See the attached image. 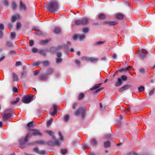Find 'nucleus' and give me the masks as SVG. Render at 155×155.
<instances>
[{
    "mask_svg": "<svg viewBox=\"0 0 155 155\" xmlns=\"http://www.w3.org/2000/svg\"><path fill=\"white\" fill-rule=\"evenodd\" d=\"M46 8L50 12H54L58 8V5L56 1H52L46 6Z\"/></svg>",
    "mask_w": 155,
    "mask_h": 155,
    "instance_id": "1",
    "label": "nucleus"
},
{
    "mask_svg": "<svg viewBox=\"0 0 155 155\" xmlns=\"http://www.w3.org/2000/svg\"><path fill=\"white\" fill-rule=\"evenodd\" d=\"M33 95H26L25 96L22 98V101L25 104H28L31 102V101L33 99Z\"/></svg>",
    "mask_w": 155,
    "mask_h": 155,
    "instance_id": "2",
    "label": "nucleus"
},
{
    "mask_svg": "<svg viewBox=\"0 0 155 155\" xmlns=\"http://www.w3.org/2000/svg\"><path fill=\"white\" fill-rule=\"evenodd\" d=\"M31 136V134H28L25 137L24 139H21L20 140L19 142L21 147H23L24 145L26 144V142L28 141V138H30Z\"/></svg>",
    "mask_w": 155,
    "mask_h": 155,
    "instance_id": "3",
    "label": "nucleus"
},
{
    "mask_svg": "<svg viewBox=\"0 0 155 155\" xmlns=\"http://www.w3.org/2000/svg\"><path fill=\"white\" fill-rule=\"evenodd\" d=\"M80 113L81 114L82 117H84L85 114V111L84 110L81 108H80L77 110L75 113L74 114L76 115H77Z\"/></svg>",
    "mask_w": 155,
    "mask_h": 155,
    "instance_id": "4",
    "label": "nucleus"
},
{
    "mask_svg": "<svg viewBox=\"0 0 155 155\" xmlns=\"http://www.w3.org/2000/svg\"><path fill=\"white\" fill-rule=\"evenodd\" d=\"M31 131L33 135L35 136H42L41 133L38 130L35 129H31Z\"/></svg>",
    "mask_w": 155,
    "mask_h": 155,
    "instance_id": "5",
    "label": "nucleus"
},
{
    "mask_svg": "<svg viewBox=\"0 0 155 155\" xmlns=\"http://www.w3.org/2000/svg\"><path fill=\"white\" fill-rule=\"evenodd\" d=\"M85 38V35H75L73 37V39L74 40H76L77 39H79L80 40H82Z\"/></svg>",
    "mask_w": 155,
    "mask_h": 155,
    "instance_id": "6",
    "label": "nucleus"
},
{
    "mask_svg": "<svg viewBox=\"0 0 155 155\" xmlns=\"http://www.w3.org/2000/svg\"><path fill=\"white\" fill-rule=\"evenodd\" d=\"M2 116L4 121H6L11 118V114L10 113H5Z\"/></svg>",
    "mask_w": 155,
    "mask_h": 155,
    "instance_id": "7",
    "label": "nucleus"
},
{
    "mask_svg": "<svg viewBox=\"0 0 155 155\" xmlns=\"http://www.w3.org/2000/svg\"><path fill=\"white\" fill-rule=\"evenodd\" d=\"M20 7L21 9L23 10H25V11L27 10V8L26 7L25 4L23 3L22 0H20Z\"/></svg>",
    "mask_w": 155,
    "mask_h": 155,
    "instance_id": "8",
    "label": "nucleus"
},
{
    "mask_svg": "<svg viewBox=\"0 0 155 155\" xmlns=\"http://www.w3.org/2000/svg\"><path fill=\"white\" fill-rule=\"evenodd\" d=\"M131 86V85H126L120 88L119 90V92H122L124 90L127 89Z\"/></svg>",
    "mask_w": 155,
    "mask_h": 155,
    "instance_id": "9",
    "label": "nucleus"
},
{
    "mask_svg": "<svg viewBox=\"0 0 155 155\" xmlns=\"http://www.w3.org/2000/svg\"><path fill=\"white\" fill-rule=\"evenodd\" d=\"M20 16L19 14H18L12 17V21L14 22L17 19H20Z\"/></svg>",
    "mask_w": 155,
    "mask_h": 155,
    "instance_id": "10",
    "label": "nucleus"
},
{
    "mask_svg": "<svg viewBox=\"0 0 155 155\" xmlns=\"http://www.w3.org/2000/svg\"><path fill=\"white\" fill-rule=\"evenodd\" d=\"M91 143L92 145L95 146L97 144V141L96 138H93L91 140Z\"/></svg>",
    "mask_w": 155,
    "mask_h": 155,
    "instance_id": "11",
    "label": "nucleus"
},
{
    "mask_svg": "<svg viewBox=\"0 0 155 155\" xmlns=\"http://www.w3.org/2000/svg\"><path fill=\"white\" fill-rule=\"evenodd\" d=\"M117 81L115 83V85L117 87H120L123 83L121 79L120 78H117Z\"/></svg>",
    "mask_w": 155,
    "mask_h": 155,
    "instance_id": "12",
    "label": "nucleus"
},
{
    "mask_svg": "<svg viewBox=\"0 0 155 155\" xmlns=\"http://www.w3.org/2000/svg\"><path fill=\"white\" fill-rule=\"evenodd\" d=\"M81 21L82 25H86L88 23L89 20L87 18L85 17L82 18L81 19Z\"/></svg>",
    "mask_w": 155,
    "mask_h": 155,
    "instance_id": "13",
    "label": "nucleus"
},
{
    "mask_svg": "<svg viewBox=\"0 0 155 155\" xmlns=\"http://www.w3.org/2000/svg\"><path fill=\"white\" fill-rule=\"evenodd\" d=\"M34 122L33 121H31L27 125V126L28 127V130H31V129L30 128L31 127H32L33 126H34L35 125H34L33 124H34Z\"/></svg>",
    "mask_w": 155,
    "mask_h": 155,
    "instance_id": "14",
    "label": "nucleus"
},
{
    "mask_svg": "<svg viewBox=\"0 0 155 155\" xmlns=\"http://www.w3.org/2000/svg\"><path fill=\"white\" fill-rule=\"evenodd\" d=\"M106 23L109 24L110 25H114L117 24V22L116 21H108L106 22Z\"/></svg>",
    "mask_w": 155,
    "mask_h": 155,
    "instance_id": "15",
    "label": "nucleus"
},
{
    "mask_svg": "<svg viewBox=\"0 0 155 155\" xmlns=\"http://www.w3.org/2000/svg\"><path fill=\"white\" fill-rule=\"evenodd\" d=\"M61 29L60 27H57L55 28L54 32L55 34H58L61 32Z\"/></svg>",
    "mask_w": 155,
    "mask_h": 155,
    "instance_id": "16",
    "label": "nucleus"
},
{
    "mask_svg": "<svg viewBox=\"0 0 155 155\" xmlns=\"http://www.w3.org/2000/svg\"><path fill=\"white\" fill-rule=\"evenodd\" d=\"M47 75V74H43L40 77V79L41 80H45L48 78Z\"/></svg>",
    "mask_w": 155,
    "mask_h": 155,
    "instance_id": "17",
    "label": "nucleus"
},
{
    "mask_svg": "<svg viewBox=\"0 0 155 155\" xmlns=\"http://www.w3.org/2000/svg\"><path fill=\"white\" fill-rule=\"evenodd\" d=\"M98 18L100 19H104L106 18V16L104 14L101 13L99 15Z\"/></svg>",
    "mask_w": 155,
    "mask_h": 155,
    "instance_id": "18",
    "label": "nucleus"
},
{
    "mask_svg": "<svg viewBox=\"0 0 155 155\" xmlns=\"http://www.w3.org/2000/svg\"><path fill=\"white\" fill-rule=\"evenodd\" d=\"M20 100V99L18 97H17L16 99V101H12L11 102V104L12 105H15L17 104L18 102Z\"/></svg>",
    "mask_w": 155,
    "mask_h": 155,
    "instance_id": "19",
    "label": "nucleus"
},
{
    "mask_svg": "<svg viewBox=\"0 0 155 155\" xmlns=\"http://www.w3.org/2000/svg\"><path fill=\"white\" fill-rule=\"evenodd\" d=\"M98 60V59L93 57H90L89 61L91 62H97Z\"/></svg>",
    "mask_w": 155,
    "mask_h": 155,
    "instance_id": "20",
    "label": "nucleus"
},
{
    "mask_svg": "<svg viewBox=\"0 0 155 155\" xmlns=\"http://www.w3.org/2000/svg\"><path fill=\"white\" fill-rule=\"evenodd\" d=\"M46 132L50 136H52L53 139H54V133L51 130H47Z\"/></svg>",
    "mask_w": 155,
    "mask_h": 155,
    "instance_id": "21",
    "label": "nucleus"
},
{
    "mask_svg": "<svg viewBox=\"0 0 155 155\" xmlns=\"http://www.w3.org/2000/svg\"><path fill=\"white\" fill-rule=\"evenodd\" d=\"M53 72V70L52 69H48V70L46 74L48 75H50Z\"/></svg>",
    "mask_w": 155,
    "mask_h": 155,
    "instance_id": "22",
    "label": "nucleus"
},
{
    "mask_svg": "<svg viewBox=\"0 0 155 155\" xmlns=\"http://www.w3.org/2000/svg\"><path fill=\"white\" fill-rule=\"evenodd\" d=\"M12 77L13 78V81H16L18 80V76L14 73H12Z\"/></svg>",
    "mask_w": 155,
    "mask_h": 155,
    "instance_id": "23",
    "label": "nucleus"
},
{
    "mask_svg": "<svg viewBox=\"0 0 155 155\" xmlns=\"http://www.w3.org/2000/svg\"><path fill=\"white\" fill-rule=\"evenodd\" d=\"M6 46L7 47H12L13 46V44L10 41H6Z\"/></svg>",
    "mask_w": 155,
    "mask_h": 155,
    "instance_id": "24",
    "label": "nucleus"
},
{
    "mask_svg": "<svg viewBox=\"0 0 155 155\" xmlns=\"http://www.w3.org/2000/svg\"><path fill=\"white\" fill-rule=\"evenodd\" d=\"M75 24L76 25H79L81 24H82L81 20H76L75 21Z\"/></svg>",
    "mask_w": 155,
    "mask_h": 155,
    "instance_id": "25",
    "label": "nucleus"
},
{
    "mask_svg": "<svg viewBox=\"0 0 155 155\" xmlns=\"http://www.w3.org/2000/svg\"><path fill=\"white\" fill-rule=\"evenodd\" d=\"M124 15L122 14H118L117 15L116 18L117 19H121L123 18Z\"/></svg>",
    "mask_w": 155,
    "mask_h": 155,
    "instance_id": "26",
    "label": "nucleus"
},
{
    "mask_svg": "<svg viewBox=\"0 0 155 155\" xmlns=\"http://www.w3.org/2000/svg\"><path fill=\"white\" fill-rule=\"evenodd\" d=\"M62 61V59L60 58H56V62L57 63H60Z\"/></svg>",
    "mask_w": 155,
    "mask_h": 155,
    "instance_id": "27",
    "label": "nucleus"
},
{
    "mask_svg": "<svg viewBox=\"0 0 155 155\" xmlns=\"http://www.w3.org/2000/svg\"><path fill=\"white\" fill-rule=\"evenodd\" d=\"M110 143L109 141H107L104 143V146L105 147H108L110 146Z\"/></svg>",
    "mask_w": 155,
    "mask_h": 155,
    "instance_id": "28",
    "label": "nucleus"
},
{
    "mask_svg": "<svg viewBox=\"0 0 155 155\" xmlns=\"http://www.w3.org/2000/svg\"><path fill=\"white\" fill-rule=\"evenodd\" d=\"M53 120V119L52 118H50L49 120H48L47 123V125L48 127L50 126Z\"/></svg>",
    "mask_w": 155,
    "mask_h": 155,
    "instance_id": "29",
    "label": "nucleus"
},
{
    "mask_svg": "<svg viewBox=\"0 0 155 155\" xmlns=\"http://www.w3.org/2000/svg\"><path fill=\"white\" fill-rule=\"evenodd\" d=\"M139 56L142 58H144L146 56V54L142 51L139 52Z\"/></svg>",
    "mask_w": 155,
    "mask_h": 155,
    "instance_id": "30",
    "label": "nucleus"
},
{
    "mask_svg": "<svg viewBox=\"0 0 155 155\" xmlns=\"http://www.w3.org/2000/svg\"><path fill=\"white\" fill-rule=\"evenodd\" d=\"M101 84H97L95 85V86L93 87L91 89V90H95L97 88H98L101 85Z\"/></svg>",
    "mask_w": 155,
    "mask_h": 155,
    "instance_id": "31",
    "label": "nucleus"
},
{
    "mask_svg": "<svg viewBox=\"0 0 155 155\" xmlns=\"http://www.w3.org/2000/svg\"><path fill=\"white\" fill-rule=\"evenodd\" d=\"M81 59L83 61H89L90 57L86 56H84L82 57Z\"/></svg>",
    "mask_w": 155,
    "mask_h": 155,
    "instance_id": "32",
    "label": "nucleus"
},
{
    "mask_svg": "<svg viewBox=\"0 0 155 155\" xmlns=\"http://www.w3.org/2000/svg\"><path fill=\"white\" fill-rule=\"evenodd\" d=\"M39 53L41 54L44 56H45L46 55V53L45 52V51L44 50H40L39 51Z\"/></svg>",
    "mask_w": 155,
    "mask_h": 155,
    "instance_id": "33",
    "label": "nucleus"
},
{
    "mask_svg": "<svg viewBox=\"0 0 155 155\" xmlns=\"http://www.w3.org/2000/svg\"><path fill=\"white\" fill-rule=\"evenodd\" d=\"M69 119V116L68 115H65L64 117V120L65 122H67Z\"/></svg>",
    "mask_w": 155,
    "mask_h": 155,
    "instance_id": "34",
    "label": "nucleus"
},
{
    "mask_svg": "<svg viewBox=\"0 0 155 155\" xmlns=\"http://www.w3.org/2000/svg\"><path fill=\"white\" fill-rule=\"evenodd\" d=\"M121 80L123 81H125L127 80V77L125 75H122L121 77Z\"/></svg>",
    "mask_w": 155,
    "mask_h": 155,
    "instance_id": "35",
    "label": "nucleus"
},
{
    "mask_svg": "<svg viewBox=\"0 0 155 155\" xmlns=\"http://www.w3.org/2000/svg\"><path fill=\"white\" fill-rule=\"evenodd\" d=\"M144 90V87L143 86H140L138 88V91L139 92H142Z\"/></svg>",
    "mask_w": 155,
    "mask_h": 155,
    "instance_id": "36",
    "label": "nucleus"
},
{
    "mask_svg": "<svg viewBox=\"0 0 155 155\" xmlns=\"http://www.w3.org/2000/svg\"><path fill=\"white\" fill-rule=\"evenodd\" d=\"M11 37L12 39L15 38V33L14 32H12L11 34Z\"/></svg>",
    "mask_w": 155,
    "mask_h": 155,
    "instance_id": "37",
    "label": "nucleus"
},
{
    "mask_svg": "<svg viewBox=\"0 0 155 155\" xmlns=\"http://www.w3.org/2000/svg\"><path fill=\"white\" fill-rule=\"evenodd\" d=\"M61 153L62 154H64L67 152V150L66 149H61L60 150Z\"/></svg>",
    "mask_w": 155,
    "mask_h": 155,
    "instance_id": "38",
    "label": "nucleus"
},
{
    "mask_svg": "<svg viewBox=\"0 0 155 155\" xmlns=\"http://www.w3.org/2000/svg\"><path fill=\"white\" fill-rule=\"evenodd\" d=\"M54 145L57 146H59L60 145V143L58 140H56L54 142Z\"/></svg>",
    "mask_w": 155,
    "mask_h": 155,
    "instance_id": "39",
    "label": "nucleus"
},
{
    "mask_svg": "<svg viewBox=\"0 0 155 155\" xmlns=\"http://www.w3.org/2000/svg\"><path fill=\"white\" fill-rule=\"evenodd\" d=\"M40 63L39 61H38L37 62H34L33 63V65L35 66V67H38L39 64H40Z\"/></svg>",
    "mask_w": 155,
    "mask_h": 155,
    "instance_id": "40",
    "label": "nucleus"
},
{
    "mask_svg": "<svg viewBox=\"0 0 155 155\" xmlns=\"http://www.w3.org/2000/svg\"><path fill=\"white\" fill-rule=\"evenodd\" d=\"M140 72L143 74H144L145 73V70L143 68H141L139 70Z\"/></svg>",
    "mask_w": 155,
    "mask_h": 155,
    "instance_id": "41",
    "label": "nucleus"
},
{
    "mask_svg": "<svg viewBox=\"0 0 155 155\" xmlns=\"http://www.w3.org/2000/svg\"><path fill=\"white\" fill-rule=\"evenodd\" d=\"M12 5L13 8L14 9H15L17 7V5L14 2H13Z\"/></svg>",
    "mask_w": 155,
    "mask_h": 155,
    "instance_id": "42",
    "label": "nucleus"
},
{
    "mask_svg": "<svg viewBox=\"0 0 155 155\" xmlns=\"http://www.w3.org/2000/svg\"><path fill=\"white\" fill-rule=\"evenodd\" d=\"M21 26V23L20 22H17V23L16 28L17 29H19Z\"/></svg>",
    "mask_w": 155,
    "mask_h": 155,
    "instance_id": "43",
    "label": "nucleus"
},
{
    "mask_svg": "<svg viewBox=\"0 0 155 155\" xmlns=\"http://www.w3.org/2000/svg\"><path fill=\"white\" fill-rule=\"evenodd\" d=\"M84 97V94L83 93H81L79 95V99L81 100Z\"/></svg>",
    "mask_w": 155,
    "mask_h": 155,
    "instance_id": "44",
    "label": "nucleus"
},
{
    "mask_svg": "<svg viewBox=\"0 0 155 155\" xmlns=\"http://www.w3.org/2000/svg\"><path fill=\"white\" fill-rule=\"evenodd\" d=\"M43 64L45 66H48L49 64V62L48 61H45L43 62Z\"/></svg>",
    "mask_w": 155,
    "mask_h": 155,
    "instance_id": "45",
    "label": "nucleus"
},
{
    "mask_svg": "<svg viewBox=\"0 0 155 155\" xmlns=\"http://www.w3.org/2000/svg\"><path fill=\"white\" fill-rule=\"evenodd\" d=\"M88 31L89 29L87 28H84L83 29V31L84 33H86L88 32Z\"/></svg>",
    "mask_w": 155,
    "mask_h": 155,
    "instance_id": "46",
    "label": "nucleus"
},
{
    "mask_svg": "<svg viewBox=\"0 0 155 155\" xmlns=\"http://www.w3.org/2000/svg\"><path fill=\"white\" fill-rule=\"evenodd\" d=\"M59 139L60 140H63V137L62 135V134L61 132H59Z\"/></svg>",
    "mask_w": 155,
    "mask_h": 155,
    "instance_id": "47",
    "label": "nucleus"
},
{
    "mask_svg": "<svg viewBox=\"0 0 155 155\" xmlns=\"http://www.w3.org/2000/svg\"><path fill=\"white\" fill-rule=\"evenodd\" d=\"M33 150L35 152L38 153H39V150L38 148L37 147L34 148L33 149Z\"/></svg>",
    "mask_w": 155,
    "mask_h": 155,
    "instance_id": "48",
    "label": "nucleus"
},
{
    "mask_svg": "<svg viewBox=\"0 0 155 155\" xmlns=\"http://www.w3.org/2000/svg\"><path fill=\"white\" fill-rule=\"evenodd\" d=\"M128 71V69L127 68H122L121 69L120 71V72H121L123 71Z\"/></svg>",
    "mask_w": 155,
    "mask_h": 155,
    "instance_id": "49",
    "label": "nucleus"
},
{
    "mask_svg": "<svg viewBox=\"0 0 155 155\" xmlns=\"http://www.w3.org/2000/svg\"><path fill=\"white\" fill-rule=\"evenodd\" d=\"M154 89L151 90L149 92V94L150 96H151L153 95L154 93Z\"/></svg>",
    "mask_w": 155,
    "mask_h": 155,
    "instance_id": "50",
    "label": "nucleus"
},
{
    "mask_svg": "<svg viewBox=\"0 0 155 155\" xmlns=\"http://www.w3.org/2000/svg\"><path fill=\"white\" fill-rule=\"evenodd\" d=\"M78 103H75L72 106V108L73 109H75L77 105H78Z\"/></svg>",
    "mask_w": 155,
    "mask_h": 155,
    "instance_id": "51",
    "label": "nucleus"
},
{
    "mask_svg": "<svg viewBox=\"0 0 155 155\" xmlns=\"http://www.w3.org/2000/svg\"><path fill=\"white\" fill-rule=\"evenodd\" d=\"M43 33L41 31L38 30V32L37 33V35H42Z\"/></svg>",
    "mask_w": 155,
    "mask_h": 155,
    "instance_id": "52",
    "label": "nucleus"
},
{
    "mask_svg": "<svg viewBox=\"0 0 155 155\" xmlns=\"http://www.w3.org/2000/svg\"><path fill=\"white\" fill-rule=\"evenodd\" d=\"M3 3L5 5H7L8 4V0H4Z\"/></svg>",
    "mask_w": 155,
    "mask_h": 155,
    "instance_id": "53",
    "label": "nucleus"
},
{
    "mask_svg": "<svg viewBox=\"0 0 155 155\" xmlns=\"http://www.w3.org/2000/svg\"><path fill=\"white\" fill-rule=\"evenodd\" d=\"M21 65V62L20 61H17L16 62L15 66H18Z\"/></svg>",
    "mask_w": 155,
    "mask_h": 155,
    "instance_id": "54",
    "label": "nucleus"
},
{
    "mask_svg": "<svg viewBox=\"0 0 155 155\" xmlns=\"http://www.w3.org/2000/svg\"><path fill=\"white\" fill-rule=\"evenodd\" d=\"M8 53L11 55L15 54V52L14 50L10 51H9Z\"/></svg>",
    "mask_w": 155,
    "mask_h": 155,
    "instance_id": "55",
    "label": "nucleus"
},
{
    "mask_svg": "<svg viewBox=\"0 0 155 155\" xmlns=\"http://www.w3.org/2000/svg\"><path fill=\"white\" fill-rule=\"evenodd\" d=\"M32 51L33 53H35L37 52L38 50L36 48H32Z\"/></svg>",
    "mask_w": 155,
    "mask_h": 155,
    "instance_id": "56",
    "label": "nucleus"
},
{
    "mask_svg": "<svg viewBox=\"0 0 155 155\" xmlns=\"http://www.w3.org/2000/svg\"><path fill=\"white\" fill-rule=\"evenodd\" d=\"M53 108H54V111H56L57 112L58 108L55 105H53Z\"/></svg>",
    "mask_w": 155,
    "mask_h": 155,
    "instance_id": "57",
    "label": "nucleus"
},
{
    "mask_svg": "<svg viewBox=\"0 0 155 155\" xmlns=\"http://www.w3.org/2000/svg\"><path fill=\"white\" fill-rule=\"evenodd\" d=\"M27 73L25 72H22L21 74V76L22 77H25L26 76Z\"/></svg>",
    "mask_w": 155,
    "mask_h": 155,
    "instance_id": "58",
    "label": "nucleus"
},
{
    "mask_svg": "<svg viewBox=\"0 0 155 155\" xmlns=\"http://www.w3.org/2000/svg\"><path fill=\"white\" fill-rule=\"evenodd\" d=\"M57 112L54 111L51 113V115L53 116H55L57 115Z\"/></svg>",
    "mask_w": 155,
    "mask_h": 155,
    "instance_id": "59",
    "label": "nucleus"
},
{
    "mask_svg": "<svg viewBox=\"0 0 155 155\" xmlns=\"http://www.w3.org/2000/svg\"><path fill=\"white\" fill-rule=\"evenodd\" d=\"M34 45V42L33 40H31L29 42V45L31 46H32Z\"/></svg>",
    "mask_w": 155,
    "mask_h": 155,
    "instance_id": "60",
    "label": "nucleus"
},
{
    "mask_svg": "<svg viewBox=\"0 0 155 155\" xmlns=\"http://www.w3.org/2000/svg\"><path fill=\"white\" fill-rule=\"evenodd\" d=\"M62 54L61 52H58L57 53V56L58 58H60Z\"/></svg>",
    "mask_w": 155,
    "mask_h": 155,
    "instance_id": "61",
    "label": "nucleus"
},
{
    "mask_svg": "<svg viewBox=\"0 0 155 155\" xmlns=\"http://www.w3.org/2000/svg\"><path fill=\"white\" fill-rule=\"evenodd\" d=\"M45 151L41 150V151H39L38 154H45Z\"/></svg>",
    "mask_w": 155,
    "mask_h": 155,
    "instance_id": "62",
    "label": "nucleus"
},
{
    "mask_svg": "<svg viewBox=\"0 0 155 155\" xmlns=\"http://www.w3.org/2000/svg\"><path fill=\"white\" fill-rule=\"evenodd\" d=\"M4 29V26L2 24H0V29L1 30H2Z\"/></svg>",
    "mask_w": 155,
    "mask_h": 155,
    "instance_id": "63",
    "label": "nucleus"
},
{
    "mask_svg": "<svg viewBox=\"0 0 155 155\" xmlns=\"http://www.w3.org/2000/svg\"><path fill=\"white\" fill-rule=\"evenodd\" d=\"M13 91L14 93H16L17 91V88L14 87L13 89Z\"/></svg>",
    "mask_w": 155,
    "mask_h": 155,
    "instance_id": "64",
    "label": "nucleus"
}]
</instances>
